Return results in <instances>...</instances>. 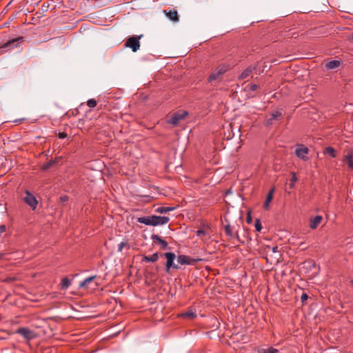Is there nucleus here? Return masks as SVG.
<instances>
[{
    "mask_svg": "<svg viewBox=\"0 0 353 353\" xmlns=\"http://www.w3.org/2000/svg\"><path fill=\"white\" fill-rule=\"evenodd\" d=\"M170 221V218L165 216H145L139 217L137 221L146 225H163L167 224Z\"/></svg>",
    "mask_w": 353,
    "mask_h": 353,
    "instance_id": "f257e3e1",
    "label": "nucleus"
},
{
    "mask_svg": "<svg viewBox=\"0 0 353 353\" xmlns=\"http://www.w3.org/2000/svg\"><path fill=\"white\" fill-rule=\"evenodd\" d=\"M229 65L228 64L219 65L209 76L208 81L212 82L213 81L219 79L220 77L229 70Z\"/></svg>",
    "mask_w": 353,
    "mask_h": 353,
    "instance_id": "f03ea898",
    "label": "nucleus"
},
{
    "mask_svg": "<svg viewBox=\"0 0 353 353\" xmlns=\"http://www.w3.org/2000/svg\"><path fill=\"white\" fill-rule=\"evenodd\" d=\"M162 256H165L167 259L165 263V271L166 272H170L171 268L172 269H179V266L178 264L174 263V260L176 259V255L173 252H165L161 254Z\"/></svg>",
    "mask_w": 353,
    "mask_h": 353,
    "instance_id": "7ed1b4c3",
    "label": "nucleus"
},
{
    "mask_svg": "<svg viewBox=\"0 0 353 353\" xmlns=\"http://www.w3.org/2000/svg\"><path fill=\"white\" fill-rule=\"evenodd\" d=\"M141 37L132 36L127 39L125 43V46L132 49V52H137L140 48V39Z\"/></svg>",
    "mask_w": 353,
    "mask_h": 353,
    "instance_id": "20e7f679",
    "label": "nucleus"
},
{
    "mask_svg": "<svg viewBox=\"0 0 353 353\" xmlns=\"http://www.w3.org/2000/svg\"><path fill=\"white\" fill-rule=\"evenodd\" d=\"M177 263L180 265H193L197 261H201V259H193L185 254H180L176 258Z\"/></svg>",
    "mask_w": 353,
    "mask_h": 353,
    "instance_id": "39448f33",
    "label": "nucleus"
},
{
    "mask_svg": "<svg viewBox=\"0 0 353 353\" xmlns=\"http://www.w3.org/2000/svg\"><path fill=\"white\" fill-rule=\"evenodd\" d=\"M25 194L26 196L23 198L24 201L32 210H35L38 204V201L36 197L33 194H32L28 190H26Z\"/></svg>",
    "mask_w": 353,
    "mask_h": 353,
    "instance_id": "423d86ee",
    "label": "nucleus"
},
{
    "mask_svg": "<svg viewBox=\"0 0 353 353\" xmlns=\"http://www.w3.org/2000/svg\"><path fill=\"white\" fill-rule=\"evenodd\" d=\"M16 333L21 335L27 340H31L35 337L34 332L28 327H20L17 330Z\"/></svg>",
    "mask_w": 353,
    "mask_h": 353,
    "instance_id": "0eeeda50",
    "label": "nucleus"
},
{
    "mask_svg": "<svg viewBox=\"0 0 353 353\" xmlns=\"http://www.w3.org/2000/svg\"><path fill=\"white\" fill-rule=\"evenodd\" d=\"M309 153V150L307 147L300 145H298L297 148L295 150L296 155L301 159L303 161L308 160L307 154Z\"/></svg>",
    "mask_w": 353,
    "mask_h": 353,
    "instance_id": "6e6552de",
    "label": "nucleus"
},
{
    "mask_svg": "<svg viewBox=\"0 0 353 353\" xmlns=\"http://www.w3.org/2000/svg\"><path fill=\"white\" fill-rule=\"evenodd\" d=\"M187 115L188 112L186 111L176 112L172 116L168 122L174 125H176L181 120L184 119Z\"/></svg>",
    "mask_w": 353,
    "mask_h": 353,
    "instance_id": "1a4fd4ad",
    "label": "nucleus"
},
{
    "mask_svg": "<svg viewBox=\"0 0 353 353\" xmlns=\"http://www.w3.org/2000/svg\"><path fill=\"white\" fill-rule=\"evenodd\" d=\"M151 238L155 243L160 246L161 249L166 250L168 248V243L159 235L152 234Z\"/></svg>",
    "mask_w": 353,
    "mask_h": 353,
    "instance_id": "9d476101",
    "label": "nucleus"
},
{
    "mask_svg": "<svg viewBox=\"0 0 353 353\" xmlns=\"http://www.w3.org/2000/svg\"><path fill=\"white\" fill-rule=\"evenodd\" d=\"M163 13L165 15L173 22H177L179 21L178 12L175 10H164Z\"/></svg>",
    "mask_w": 353,
    "mask_h": 353,
    "instance_id": "9b49d317",
    "label": "nucleus"
},
{
    "mask_svg": "<svg viewBox=\"0 0 353 353\" xmlns=\"http://www.w3.org/2000/svg\"><path fill=\"white\" fill-rule=\"evenodd\" d=\"M23 39V37H18V38H16V39H11V40H9L8 41H7L6 43H3L2 46H0V48H13L14 47L17 46L16 45V43L19 41V40H22Z\"/></svg>",
    "mask_w": 353,
    "mask_h": 353,
    "instance_id": "f8f14e48",
    "label": "nucleus"
},
{
    "mask_svg": "<svg viewBox=\"0 0 353 353\" xmlns=\"http://www.w3.org/2000/svg\"><path fill=\"white\" fill-rule=\"evenodd\" d=\"M281 115H282L281 112L280 111H278V110L272 112L270 115V117L267 119V120H266V125H272L273 123V121L274 120L277 119L278 118L281 117Z\"/></svg>",
    "mask_w": 353,
    "mask_h": 353,
    "instance_id": "ddd939ff",
    "label": "nucleus"
},
{
    "mask_svg": "<svg viewBox=\"0 0 353 353\" xmlns=\"http://www.w3.org/2000/svg\"><path fill=\"white\" fill-rule=\"evenodd\" d=\"M274 192V188H272V189L270 190V191L266 196L265 201L263 204V207L265 210L269 209L270 203L272 200Z\"/></svg>",
    "mask_w": 353,
    "mask_h": 353,
    "instance_id": "4468645a",
    "label": "nucleus"
},
{
    "mask_svg": "<svg viewBox=\"0 0 353 353\" xmlns=\"http://www.w3.org/2000/svg\"><path fill=\"white\" fill-rule=\"evenodd\" d=\"M322 221V216L317 215L310 219V228L311 229H316Z\"/></svg>",
    "mask_w": 353,
    "mask_h": 353,
    "instance_id": "2eb2a0df",
    "label": "nucleus"
},
{
    "mask_svg": "<svg viewBox=\"0 0 353 353\" xmlns=\"http://www.w3.org/2000/svg\"><path fill=\"white\" fill-rule=\"evenodd\" d=\"M254 68L252 67V66H249L245 70H244L242 73L239 76V79H241V80H243V79H247L248 77H249L251 74L252 73L253 70H254Z\"/></svg>",
    "mask_w": 353,
    "mask_h": 353,
    "instance_id": "dca6fc26",
    "label": "nucleus"
},
{
    "mask_svg": "<svg viewBox=\"0 0 353 353\" xmlns=\"http://www.w3.org/2000/svg\"><path fill=\"white\" fill-rule=\"evenodd\" d=\"M341 62L339 60H332L325 63V67L328 70H334L340 66Z\"/></svg>",
    "mask_w": 353,
    "mask_h": 353,
    "instance_id": "f3484780",
    "label": "nucleus"
},
{
    "mask_svg": "<svg viewBox=\"0 0 353 353\" xmlns=\"http://www.w3.org/2000/svg\"><path fill=\"white\" fill-rule=\"evenodd\" d=\"M159 259V254L157 252L154 253L150 256H143L142 259V262H156Z\"/></svg>",
    "mask_w": 353,
    "mask_h": 353,
    "instance_id": "a211bd4d",
    "label": "nucleus"
},
{
    "mask_svg": "<svg viewBox=\"0 0 353 353\" xmlns=\"http://www.w3.org/2000/svg\"><path fill=\"white\" fill-rule=\"evenodd\" d=\"M345 161L347 163L349 169L353 170V154L352 152L345 157Z\"/></svg>",
    "mask_w": 353,
    "mask_h": 353,
    "instance_id": "6ab92c4d",
    "label": "nucleus"
},
{
    "mask_svg": "<svg viewBox=\"0 0 353 353\" xmlns=\"http://www.w3.org/2000/svg\"><path fill=\"white\" fill-rule=\"evenodd\" d=\"M174 209V208L171 207H158L156 208L155 212L159 214H165L172 211Z\"/></svg>",
    "mask_w": 353,
    "mask_h": 353,
    "instance_id": "aec40b11",
    "label": "nucleus"
},
{
    "mask_svg": "<svg viewBox=\"0 0 353 353\" xmlns=\"http://www.w3.org/2000/svg\"><path fill=\"white\" fill-rule=\"evenodd\" d=\"M224 231L225 234L230 238V239H234V234L232 232V228L230 225V224H227L224 227Z\"/></svg>",
    "mask_w": 353,
    "mask_h": 353,
    "instance_id": "412c9836",
    "label": "nucleus"
},
{
    "mask_svg": "<svg viewBox=\"0 0 353 353\" xmlns=\"http://www.w3.org/2000/svg\"><path fill=\"white\" fill-rule=\"evenodd\" d=\"M257 353H278V350L272 347H268V349H259Z\"/></svg>",
    "mask_w": 353,
    "mask_h": 353,
    "instance_id": "4be33fe9",
    "label": "nucleus"
},
{
    "mask_svg": "<svg viewBox=\"0 0 353 353\" xmlns=\"http://www.w3.org/2000/svg\"><path fill=\"white\" fill-rule=\"evenodd\" d=\"M95 278H96V276H90V277H88V278H86L84 281H83L80 283L79 286H80L81 288H83V287H86V286H88V285L90 282H92V281Z\"/></svg>",
    "mask_w": 353,
    "mask_h": 353,
    "instance_id": "5701e85b",
    "label": "nucleus"
},
{
    "mask_svg": "<svg viewBox=\"0 0 353 353\" xmlns=\"http://www.w3.org/2000/svg\"><path fill=\"white\" fill-rule=\"evenodd\" d=\"M324 153L333 158L336 157V151L332 147H327L324 150Z\"/></svg>",
    "mask_w": 353,
    "mask_h": 353,
    "instance_id": "b1692460",
    "label": "nucleus"
},
{
    "mask_svg": "<svg viewBox=\"0 0 353 353\" xmlns=\"http://www.w3.org/2000/svg\"><path fill=\"white\" fill-rule=\"evenodd\" d=\"M55 163H56L55 160H50L42 165L41 170L43 171H46V170H48L50 168H51Z\"/></svg>",
    "mask_w": 353,
    "mask_h": 353,
    "instance_id": "393cba45",
    "label": "nucleus"
},
{
    "mask_svg": "<svg viewBox=\"0 0 353 353\" xmlns=\"http://www.w3.org/2000/svg\"><path fill=\"white\" fill-rule=\"evenodd\" d=\"M70 281L69 279H68L67 277H64L62 280H61V288L62 289H67L70 285Z\"/></svg>",
    "mask_w": 353,
    "mask_h": 353,
    "instance_id": "a878e982",
    "label": "nucleus"
},
{
    "mask_svg": "<svg viewBox=\"0 0 353 353\" xmlns=\"http://www.w3.org/2000/svg\"><path fill=\"white\" fill-rule=\"evenodd\" d=\"M181 316L189 317L190 319H193V318L196 317V314H195V312L190 310V311H188L185 313L182 314Z\"/></svg>",
    "mask_w": 353,
    "mask_h": 353,
    "instance_id": "bb28decb",
    "label": "nucleus"
},
{
    "mask_svg": "<svg viewBox=\"0 0 353 353\" xmlns=\"http://www.w3.org/2000/svg\"><path fill=\"white\" fill-rule=\"evenodd\" d=\"M97 103V101L94 99H90L87 101V105L90 108H94Z\"/></svg>",
    "mask_w": 353,
    "mask_h": 353,
    "instance_id": "cd10ccee",
    "label": "nucleus"
},
{
    "mask_svg": "<svg viewBox=\"0 0 353 353\" xmlns=\"http://www.w3.org/2000/svg\"><path fill=\"white\" fill-rule=\"evenodd\" d=\"M125 246H128L129 248V245L128 243V241H122L118 245V252H121L123 250V248Z\"/></svg>",
    "mask_w": 353,
    "mask_h": 353,
    "instance_id": "c85d7f7f",
    "label": "nucleus"
},
{
    "mask_svg": "<svg viewBox=\"0 0 353 353\" xmlns=\"http://www.w3.org/2000/svg\"><path fill=\"white\" fill-rule=\"evenodd\" d=\"M297 181V177L296 176L295 174L293 173L292 174V177L290 180V188H293L294 187V183Z\"/></svg>",
    "mask_w": 353,
    "mask_h": 353,
    "instance_id": "c756f323",
    "label": "nucleus"
},
{
    "mask_svg": "<svg viewBox=\"0 0 353 353\" xmlns=\"http://www.w3.org/2000/svg\"><path fill=\"white\" fill-rule=\"evenodd\" d=\"M254 226H255L256 231H258V232H260L262 229L261 222L258 219L255 221Z\"/></svg>",
    "mask_w": 353,
    "mask_h": 353,
    "instance_id": "7c9ffc66",
    "label": "nucleus"
},
{
    "mask_svg": "<svg viewBox=\"0 0 353 353\" xmlns=\"http://www.w3.org/2000/svg\"><path fill=\"white\" fill-rule=\"evenodd\" d=\"M196 235L197 236H201V235H205L206 234V232L203 230H199L196 231Z\"/></svg>",
    "mask_w": 353,
    "mask_h": 353,
    "instance_id": "2f4dec72",
    "label": "nucleus"
},
{
    "mask_svg": "<svg viewBox=\"0 0 353 353\" xmlns=\"http://www.w3.org/2000/svg\"><path fill=\"white\" fill-rule=\"evenodd\" d=\"M308 299V296L307 295L306 293H303L301 296V301L303 303L304 301H305L307 299Z\"/></svg>",
    "mask_w": 353,
    "mask_h": 353,
    "instance_id": "473e14b6",
    "label": "nucleus"
},
{
    "mask_svg": "<svg viewBox=\"0 0 353 353\" xmlns=\"http://www.w3.org/2000/svg\"><path fill=\"white\" fill-rule=\"evenodd\" d=\"M234 239H236L238 240V241H239L241 243H244V241L241 239L237 231L235 233H234Z\"/></svg>",
    "mask_w": 353,
    "mask_h": 353,
    "instance_id": "72a5a7b5",
    "label": "nucleus"
},
{
    "mask_svg": "<svg viewBox=\"0 0 353 353\" xmlns=\"http://www.w3.org/2000/svg\"><path fill=\"white\" fill-rule=\"evenodd\" d=\"M67 134L65 132H59L58 134L59 138L60 139H64L66 137Z\"/></svg>",
    "mask_w": 353,
    "mask_h": 353,
    "instance_id": "f704fd0d",
    "label": "nucleus"
},
{
    "mask_svg": "<svg viewBox=\"0 0 353 353\" xmlns=\"http://www.w3.org/2000/svg\"><path fill=\"white\" fill-rule=\"evenodd\" d=\"M60 200L61 202H65L68 200V197L67 196H62L60 197Z\"/></svg>",
    "mask_w": 353,
    "mask_h": 353,
    "instance_id": "c9c22d12",
    "label": "nucleus"
},
{
    "mask_svg": "<svg viewBox=\"0 0 353 353\" xmlns=\"http://www.w3.org/2000/svg\"><path fill=\"white\" fill-rule=\"evenodd\" d=\"M6 225H1L0 226V233H3V232H4L6 231Z\"/></svg>",
    "mask_w": 353,
    "mask_h": 353,
    "instance_id": "e433bc0d",
    "label": "nucleus"
},
{
    "mask_svg": "<svg viewBox=\"0 0 353 353\" xmlns=\"http://www.w3.org/2000/svg\"><path fill=\"white\" fill-rule=\"evenodd\" d=\"M258 88V85L256 84H252L250 85V90L252 91H254Z\"/></svg>",
    "mask_w": 353,
    "mask_h": 353,
    "instance_id": "4c0bfd02",
    "label": "nucleus"
},
{
    "mask_svg": "<svg viewBox=\"0 0 353 353\" xmlns=\"http://www.w3.org/2000/svg\"><path fill=\"white\" fill-rule=\"evenodd\" d=\"M270 249V248H269ZM271 250L273 253H276L278 252V247L277 246H274V247H272L271 248Z\"/></svg>",
    "mask_w": 353,
    "mask_h": 353,
    "instance_id": "58836bf2",
    "label": "nucleus"
},
{
    "mask_svg": "<svg viewBox=\"0 0 353 353\" xmlns=\"http://www.w3.org/2000/svg\"><path fill=\"white\" fill-rule=\"evenodd\" d=\"M350 40L351 41H353V32H352V33L350 34Z\"/></svg>",
    "mask_w": 353,
    "mask_h": 353,
    "instance_id": "ea45409f",
    "label": "nucleus"
},
{
    "mask_svg": "<svg viewBox=\"0 0 353 353\" xmlns=\"http://www.w3.org/2000/svg\"><path fill=\"white\" fill-rule=\"evenodd\" d=\"M3 254L2 253H0V260L3 258Z\"/></svg>",
    "mask_w": 353,
    "mask_h": 353,
    "instance_id": "a19ab883",
    "label": "nucleus"
},
{
    "mask_svg": "<svg viewBox=\"0 0 353 353\" xmlns=\"http://www.w3.org/2000/svg\"><path fill=\"white\" fill-rule=\"evenodd\" d=\"M248 222L250 223V217H248Z\"/></svg>",
    "mask_w": 353,
    "mask_h": 353,
    "instance_id": "79ce46f5",
    "label": "nucleus"
},
{
    "mask_svg": "<svg viewBox=\"0 0 353 353\" xmlns=\"http://www.w3.org/2000/svg\"><path fill=\"white\" fill-rule=\"evenodd\" d=\"M351 283L353 284V280L351 281Z\"/></svg>",
    "mask_w": 353,
    "mask_h": 353,
    "instance_id": "37998d69",
    "label": "nucleus"
}]
</instances>
